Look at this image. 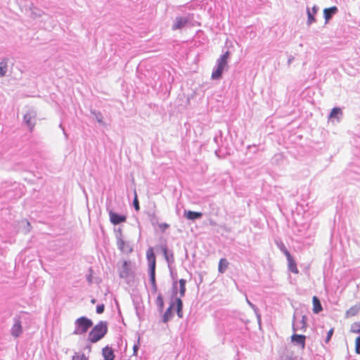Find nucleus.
Listing matches in <instances>:
<instances>
[{
	"instance_id": "obj_1",
	"label": "nucleus",
	"mask_w": 360,
	"mask_h": 360,
	"mask_svg": "<svg viewBox=\"0 0 360 360\" xmlns=\"http://www.w3.org/2000/svg\"><path fill=\"white\" fill-rule=\"evenodd\" d=\"M107 325L103 322H100L96 325L89 334V340L91 342H96L100 340L107 333Z\"/></svg>"
},
{
	"instance_id": "obj_2",
	"label": "nucleus",
	"mask_w": 360,
	"mask_h": 360,
	"mask_svg": "<svg viewBox=\"0 0 360 360\" xmlns=\"http://www.w3.org/2000/svg\"><path fill=\"white\" fill-rule=\"evenodd\" d=\"M229 56V52L226 51L217 60V67L212 72L211 77L212 79H219L221 77L222 73L227 65V61Z\"/></svg>"
},
{
	"instance_id": "obj_3",
	"label": "nucleus",
	"mask_w": 360,
	"mask_h": 360,
	"mask_svg": "<svg viewBox=\"0 0 360 360\" xmlns=\"http://www.w3.org/2000/svg\"><path fill=\"white\" fill-rule=\"evenodd\" d=\"M175 306L176 307V311H177L178 316L179 318H181L183 316V312H182L183 303H182L181 298L179 297L176 300L175 302L172 303L170 304V306L165 311V312L163 315V317H162L163 322L166 323L172 318V309Z\"/></svg>"
},
{
	"instance_id": "obj_4",
	"label": "nucleus",
	"mask_w": 360,
	"mask_h": 360,
	"mask_svg": "<svg viewBox=\"0 0 360 360\" xmlns=\"http://www.w3.org/2000/svg\"><path fill=\"white\" fill-rule=\"evenodd\" d=\"M76 334L85 333L93 325L92 321L85 316H82L75 321Z\"/></svg>"
},
{
	"instance_id": "obj_5",
	"label": "nucleus",
	"mask_w": 360,
	"mask_h": 360,
	"mask_svg": "<svg viewBox=\"0 0 360 360\" xmlns=\"http://www.w3.org/2000/svg\"><path fill=\"white\" fill-rule=\"evenodd\" d=\"M281 251L283 252V254L285 255L287 260H288V269L295 274H297L299 273V271L297 268V264L295 261L294 260L293 257L291 256L288 250L285 248L284 245H283L281 248Z\"/></svg>"
},
{
	"instance_id": "obj_6",
	"label": "nucleus",
	"mask_w": 360,
	"mask_h": 360,
	"mask_svg": "<svg viewBox=\"0 0 360 360\" xmlns=\"http://www.w3.org/2000/svg\"><path fill=\"white\" fill-rule=\"evenodd\" d=\"M109 217L110 222L114 225L125 222L127 220L126 216L120 215L112 210L109 211Z\"/></svg>"
},
{
	"instance_id": "obj_7",
	"label": "nucleus",
	"mask_w": 360,
	"mask_h": 360,
	"mask_svg": "<svg viewBox=\"0 0 360 360\" xmlns=\"http://www.w3.org/2000/svg\"><path fill=\"white\" fill-rule=\"evenodd\" d=\"M305 339L306 337L303 335L294 334L291 337L292 341L300 345L302 349H304L305 347Z\"/></svg>"
},
{
	"instance_id": "obj_8",
	"label": "nucleus",
	"mask_w": 360,
	"mask_h": 360,
	"mask_svg": "<svg viewBox=\"0 0 360 360\" xmlns=\"http://www.w3.org/2000/svg\"><path fill=\"white\" fill-rule=\"evenodd\" d=\"M130 269V262L124 261L120 269V276L121 278L127 277L129 274Z\"/></svg>"
},
{
	"instance_id": "obj_9",
	"label": "nucleus",
	"mask_w": 360,
	"mask_h": 360,
	"mask_svg": "<svg viewBox=\"0 0 360 360\" xmlns=\"http://www.w3.org/2000/svg\"><path fill=\"white\" fill-rule=\"evenodd\" d=\"M22 333V328L21 326L20 321L19 319L16 320L15 323L13 324L11 328V334L13 336L17 338L20 336Z\"/></svg>"
},
{
	"instance_id": "obj_10",
	"label": "nucleus",
	"mask_w": 360,
	"mask_h": 360,
	"mask_svg": "<svg viewBox=\"0 0 360 360\" xmlns=\"http://www.w3.org/2000/svg\"><path fill=\"white\" fill-rule=\"evenodd\" d=\"M147 259L149 262V268H155L156 260L153 248H149L146 252Z\"/></svg>"
},
{
	"instance_id": "obj_11",
	"label": "nucleus",
	"mask_w": 360,
	"mask_h": 360,
	"mask_svg": "<svg viewBox=\"0 0 360 360\" xmlns=\"http://www.w3.org/2000/svg\"><path fill=\"white\" fill-rule=\"evenodd\" d=\"M338 12V8L336 6H332L330 8H325L323 10V15L326 22H328L333 16Z\"/></svg>"
},
{
	"instance_id": "obj_12",
	"label": "nucleus",
	"mask_w": 360,
	"mask_h": 360,
	"mask_svg": "<svg viewBox=\"0 0 360 360\" xmlns=\"http://www.w3.org/2000/svg\"><path fill=\"white\" fill-rule=\"evenodd\" d=\"M117 244L122 252H131L132 251V248L122 238L118 239Z\"/></svg>"
},
{
	"instance_id": "obj_13",
	"label": "nucleus",
	"mask_w": 360,
	"mask_h": 360,
	"mask_svg": "<svg viewBox=\"0 0 360 360\" xmlns=\"http://www.w3.org/2000/svg\"><path fill=\"white\" fill-rule=\"evenodd\" d=\"M188 22V20L182 17H178L176 18L175 22L173 25V30H179L182 28Z\"/></svg>"
},
{
	"instance_id": "obj_14",
	"label": "nucleus",
	"mask_w": 360,
	"mask_h": 360,
	"mask_svg": "<svg viewBox=\"0 0 360 360\" xmlns=\"http://www.w3.org/2000/svg\"><path fill=\"white\" fill-rule=\"evenodd\" d=\"M103 356L104 360H114L115 355L112 348L105 347L103 349Z\"/></svg>"
},
{
	"instance_id": "obj_15",
	"label": "nucleus",
	"mask_w": 360,
	"mask_h": 360,
	"mask_svg": "<svg viewBox=\"0 0 360 360\" xmlns=\"http://www.w3.org/2000/svg\"><path fill=\"white\" fill-rule=\"evenodd\" d=\"M360 311V305H354L351 307L345 313L346 318H350L358 314Z\"/></svg>"
},
{
	"instance_id": "obj_16",
	"label": "nucleus",
	"mask_w": 360,
	"mask_h": 360,
	"mask_svg": "<svg viewBox=\"0 0 360 360\" xmlns=\"http://www.w3.org/2000/svg\"><path fill=\"white\" fill-rule=\"evenodd\" d=\"M312 302H313V312L314 314H318L322 311L323 309H322L321 304L317 297H316V296L313 297Z\"/></svg>"
},
{
	"instance_id": "obj_17",
	"label": "nucleus",
	"mask_w": 360,
	"mask_h": 360,
	"mask_svg": "<svg viewBox=\"0 0 360 360\" xmlns=\"http://www.w3.org/2000/svg\"><path fill=\"white\" fill-rule=\"evenodd\" d=\"M184 215L188 219L195 220V219L200 218L202 216V214L199 212H194V211L189 210L188 212H186Z\"/></svg>"
},
{
	"instance_id": "obj_18",
	"label": "nucleus",
	"mask_w": 360,
	"mask_h": 360,
	"mask_svg": "<svg viewBox=\"0 0 360 360\" xmlns=\"http://www.w3.org/2000/svg\"><path fill=\"white\" fill-rule=\"evenodd\" d=\"M229 262L225 258H221L219 262L218 271L219 273L223 274L229 267Z\"/></svg>"
},
{
	"instance_id": "obj_19",
	"label": "nucleus",
	"mask_w": 360,
	"mask_h": 360,
	"mask_svg": "<svg viewBox=\"0 0 360 360\" xmlns=\"http://www.w3.org/2000/svg\"><path fill=\"white\" fill-rule=\"evenodd\" d=\"M34 117L35 116L34 115H32L31 113H27L24 116V120L31 130L34 127Z\"/></svg>"
},
{
	"instance_id": "obj_20",
	"label": "nucleus",
	"mask_w": 360,
	"mask_h": 360,
	"mask_svg": "<svg viewBox=\"0 0 360 360\" xmlns=\"http://www.w3.org/2000/svg\"><path fill=\"white\" fill-rule=\"evenodd\" d=\"M8 68V59H4L0 62V77L6 75Z\"/></svg>"
},
{
	"instance_id": "obj_21",
	"label": "nucleus",
	"mask_w": 360,
	"mask_h": 360,
	"mask_svg": "<svg viewBox=\"0 0 360 360\" xmlns=\"http://www.w3.org/2000/svg\"><path fill=\"white\" fill-rule=\"evenodd\" d=\"M306 327H307V318L305 316H303L302 318V320L299 323V324L297 326H293V329H294V330H297L299 329L305 330Z\"/></svg>"
},
{
	"instance_id": "obj_22",
	"label": "nucleus",
	"mask_w": 360,
	"mask_h": 360,
	"mask_svg": "<svg viewBox=\"0 0 360 360\" xmlns=\"http://www.w3.org/2000/svg\"><path fill=\"white\" fill-rule=\"evenodd\" d=\"M186 281L185 279H180L179 280V285H180V290H179V294L180 297H184L186 292Z\"/></svg>"
},
{
	"instance_id": "obj_23",
	"label": "nucleus",
	"mask_w": 360,
	"mask_h": 360,
	"mask_svg": "<svg viewBox=\"0 0 360 360\" xmlns=\"http://www.w3.org/2000/svg\"><path fill=\"white\" fill-rule=\"evenodd\" d=\"M150 280L153 288H156L155 268H150Z\"/></svg>"
},
{
	"instance_id": "obj_24",
	"label": "nucleus",
	"mask_w": 360,
	"mask_h": 360,
	"mask_svg": "<svg viewBox=\"0 0 360 360\" xmlns=\"http://www.w3.org/2000/svg\"><path fill=\"white\" fill-rule=\"evenodd\" d=\"M350 331L354 333L360 334V322H354L351 325Z\"/></svg>"
},
{
	"instance_id": "obj_25",
	"label": "nucleus",
	"mask_w": 360,
	"mask_h": 360,
	"mask_svg": "<svg viewBox=\"0 0 360 360\" xmlns=\"http://www.w3.org/2000/svg\"><path fill=\"white\" fill-rule=\"evenodd\" d=\"M342 115V110L340 108H334L330 113V118L338 117V115Z\"/></svg>"
},
{
	"instance_id": "obj_26",
	"label": "nucleus",
	"mask_w": 360,
	"mask_h": 360,
	"mask_svg": "<svg viewBox=\"0 0 360 360\" xmlns=\"http://www.w3.org/2000/svg\"><path fill=\"white\" fill-rule=\"evenodd\" d=\"M314 15L313 13H311V11L309 10V8H307V16H308V20H307V22L309 25L314 22L316 21V19L314 18Z\"/></svg>"
},
{
	"instance_id": "obj_27",
	"label": "nucleus",
	"mask_w": 360,
	"mask_h": 360,
	"mask_svg": "<svg viewBox=\"0 0 360 360\" xmlns=\"http://www.w3.org/2000/svg\"><path fill=\"white\" fill-rule=\"evenodd\" d=\"M72 360H88L84 354L76 353L72 358Z\"/></svg>"
},
{
	"instance_id": "obj_28",
	"label": "nucleus",
	"mask_w": 360,
	"mask_h": 360,
	"mask_svg": "<svg viewBox=\"0 0 360 360\" xmlns=\"http://www.w3.org/2000/svg\"><path fill=\"white\" fill-rule=\"evenodd\" d=\"M133 205L136 211H139L140 210L139 203L138 200V197L136 191H134V199L133 201Z\"/></svg>"
},
{
	"instance_id": "obj_29",
	"label": "nucleus",
	"mask_w": 360,
	"mask_h": 360,
	"mask_svg": "<svg viewBox=\"0 0 360 360\" xmlns=\"http://www.w3.org/2000/svg\"><path fill=\"white\" fill-rule=\"evenodd\" d=\"M355 352L360 354V337H357L355 340Z\"/></svg>"
},
{
	"instance_id": "obj_30",
	"label": "nucleus",
	"mask_w": 360,
	"mask_h": 360,
	"mask_svg": "<svg viewBox=\"0 0 360 360\" xmlns=\"http://www.w3.org/2000/svg\"><path fill=\"white\" fill-rule=\"evenodd\" d=\"M333 332H334V328H330L328 330V334H327V337H326V340H325V342L326 343H328L330 340V338H331V337H332V335L333 334Z\"/></svg>"
},
{
	"instance_id": "obj_31",
	"label": "nucleus",
	"mask_w": 360,
	"mask_h": 360,
	"mask_svg": "<svg viewBox=\"0 0 360 360\" xmlns=\"http://www.w3.org/2000/svg\"><path fill=\"white\" fill-rule=\"evenodd\" d=\"M169 225L167 223H161L158 225L159 229L161 231L164 232L167 228H169Z\"/></svg>"
},
{
	"instance_id": "obj_32",
	"label": "nucleus",
	"mask_w": 360,
	"mask_h": 360,
	"mask_svg": "<svg viewBox=\"0 0 360 360\" xmlns=\"http://www.w3.org/2000/svg\"><path fill=\"white\" fill-rule=\"evenodd\" d=\"M157 302H158L159 307H160V309H162L164 307V301H163L162 297L160 295H159L157 297Z\"/></svg>"
},
{
	"instance_id": "obj_33",
	"label": "nucleus",
	"mask_w": 360,
	"mask_h": 360,
	"mask_svg": "<svg viewBox=\"0 0 360 360\" xmlns=\"http://www.w3.org/2000/svg\"><path fill=\"white\" fill-rule=\"evenodd\" d=\"M104 311V305L103 304H101V305H98L97 307H96V312L98 314H101L103 313Z\"/></svg>"
},
{
	"instance_id": "obj_34",
	"label": "nucleus",
	"mask_w": 360,
	"mask_h": 360,
	"mask_svg": "<svg viewBox=\"0 0 360 360\" xmlns=\"http://www.w3.org/2000/svg\"><path fill=\"white\" fill-rule=\"evenodd\" d=\"M317 11H318V8L316 6H314L312 8V11H311V13H313L314 15H316Z\"/></svg>"
},
{
	"instance_id": "obj_35",
	"label": "nucleus",
	"mask_w": 360,
	"mask_h": 360,
	"mask_svg": "<svg viewBox=\"0 0 360 360\" xmlns=\"http://www.w3.org/2000/svg\"><path fill=\"white\" fill-rule=\"evenodd\" d=\"M96 302V300L94 299L91 300V303L94 304Z\"/></svg>"
},
{
	"instance_id": "obj_36",
	"label": "nucleus",
	"mask_w": 360,
	"mask_h": 360,
	"mask_svg": "<svg viewBox=\"0 0 360 360\" xmlns=\"http://www.w3.org/2000/svg\"><path fill=\"white\" fill-rule=\"evenodd\" d=\"M98 121L99 122H102L101 118H98Z\"/></svg>"
}]
</instances>
